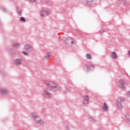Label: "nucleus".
<instances>
[{
	"label": "nucleus",
	"mask_w": 130,
	"mask_h": 130,
	"mask_svg": "<svg viewBox=\"0 0 130 130\" xmlns=\"http://www.w3.org/2000/svg\"><path fill=\"white\" fill-rule=\"evenodd\" d=\"M46 85L53 92H56V91H59L60 90V86L52 81L46 82Z\"/></svg>",
	"instance_id": "f257e3e1"
},
{
	"label": "nucleus",
	"mask_w": 130,
	"mask_h": 130,
	"mask_svg": "<svg viewBox=\"0 0 130 130\" xmlns=\"http://www.w3.org/2000/svg\"><path fill=\"white\" fill-rule=\"evenodd\" d=\"M32 116L34 118V120L36 121L37 124H40V125H43V124H44V121L40 119L38 114L36 113H32Z\"/></svg>",
	"instance_id": "f03ea898"
},
{
	"label": "nucleus",
	"mask_w": 130,
	"mask_h": 130,
	"mask_svg": "<svg viewBox=\"0 0 130 130\" xmlns=\"http://www.w3.org/2000/svg\"><path fill=\"white\" fill-rule=\"evenodd\" d=\"M122 102H124V98L119 97L117 100V107L120 109H122V105L121 104Z\"/></svg>",
	"instance_id": "7ed1b4c3"
},
{
	"label": "nucleus",
	"mask_w": 130,
	"mask_h": 130,
	"mask_svg": "<svg viewBox=\"0 0 130 130\" xmlns=\"http://www.w3.org/2000/svg\"><path fill=\"white\" fill-rule=\"evenodd\" d=\"M43 96L46 99H49L51 98V93L48 90L45 89L43 92Z\"/></svg>",
	"instance_id": "20e7f679"
},
{
	"label": "nucleus",
	"mask_w": 130,
	"mask_h": 130,
	"mask_svg": "<svg viewBox=\"0 0 130 130\" xmlns=\"http://www.w3.org/2000/svg\"><path fill=\"white\" fill-rule=\"evenodd\" d=\"M124 83H125V82H124V81H123L122 79H120L118 82L119 88L122 91H124L125 89V87H124Z\"/></svg>",
	"instance_id": "39448f33"
},
{
	"label": "nucleus",
	"mask_w": 130,
	"mask_h": 130,
	"mask_svg": "<svg viewBox=\"0 0 130 130\" xmlns=\"http://www.w3.org/2000/svg\"><path fill=\"white\" fill-rule=\"evenodd\" d=\"M66 44L68 45H73L75 44V41L74 40V39L71 38L67 39Z\"/></svg>",
	"instance_id": "423d86ee"
},
{
	"label": "nucleus",
	"mask_w": 130,
	"mask_h": 130,
	"mask_svg": "<svg viewBox=\"0 0 130 130\" xmlns=\"http://www.w3.org/2000/svg\"><path fill=\"white\" fill-rule=\"evenodd\" d=\"M89 101H90V97L88 95H84L83 99V105H88L89 104Z\"/></svg>",
	"instance_id": "0eeeda50"
},
{
	"label": "nucleus",
	"mask_w": 130,
	"mask_h": 130,
	"mask_svg": "<svg viewBox=\"0 0 130 130\" xmlns=\"http://www.w3.org/2000/svg\"><path fill=\"white\" fill-rule=\"evenodd\" d=\"M24 49L25 51H31L32 50V46L29 44L24 45Z\"/></svg>",
	"instance_id": "6e6552de"
},
{
	"label": "nucleus",
	"mask_w": 130,
	"mask_h": 130,
	"mask_svg": "<svg viewBox=\"0 0 130 130\" xmlns=\"http://www.w3.org/2000/svg\"><path fill=\"white\" fill-rule=\"evenodd\" d=\"M85 68L86 70H88V71H92L93 69L95 68V66H94V64H91L90 66L86 64Z\"/></svg>",
	"instance_id": "1a4fd4ad"
},
{
	"label": "nucleus",
	"mask_w": 130,
	"mask_h": 130,
	"mask_svg": "<svg viewBox=\"0 0 130 130\" xmlns=\"http://www.w3.org/2000/svg\"><path fill=\"white\" fill-rule=\"evenodd\" d=\"M48 14H49V11H48L43 10L41 12V16L42 17H45L46 16H47Z\"/></svg>",
	"instance_id": "9d476101"
},
{
	"label": "nucleus",
	"mask_w": 130,
	"mask_h": 130,
	"mask_svg": "<svg viewBox=\"0 0 130 130\" xmlns=\"http://www.w3.org/2000/svg\"><path fill=\"white\" fill-rule=\"evenodd\" d=\"M103 108L104 111H108V109H109L108 106H107V104H106V103H104Z\"/></svg>",
	"instance_id": "9b49d317"
},
{
	"label": "nucleus",
	"mask_w": 130,
	"mask_h": 130,
	"mask_svg": "<svg viewBox=\"0 0 130 130\" xmlns=\"http://www.w3.org/2000/svg\"><path fill=\"white\" fill-rule=\"evenodd\" d=\"M111 57L115 59V58H117V54L115 52H113L111 53Z\"/></svg>",
	"instance_id": "f8f14e48"
},
{
	"label": "nucleus",
	"mask_w": 130,
	"mask_h": 130,
	"mask_svg": "<svg viewBox=\"0 0 130 130\" xmlns=\"http://www.w3.org/2000/svg\"><path fill=\"white\" fill-rule=\"evenodd\" d=\"M50 56H51V53H50V52L48 53L45 56V59H46V60H48V59H49V57H50Z\"/></svg>",
	"instance_id": "ddd939ff"
},
{
	"label": "nucleus",
	"mask_w": 130,
	"mask_h": 130,
	"mask_svg": "<svg viewBox=\"0 0 130 130\" xmlns=\"http://www.w3.org/2000/svg\"><path fill=\"white\" fill-rule=\"evenodd\" d=\"M23 63V60L21 59H17V66H21Z\"/></svg>",
	"instance_id": "4468645a"
},
{
	"label": "nucleus",
	"mask_w": 130,
	"mask_h": 130,
	"mask_svg": "<svg viewBox=\"0 0 130 130\" xmlns=\"http://www.w3.org/2000/svg\"><path fill=\"white\" fill-rule=\"evenodd\" d=\"M125 116H126V122H127V123H129V122H130L129 119V115L128 114L126 113L125 114Z\"/></svg>",
	"instance_id": "2eb2a0df"
},
{
	"label": "nucleus",
	"mask_w": 130,
	"mask_h": 130,
	"mask_svg": "<svg viewBox=\"0 0 130 130\" xmlns=\"http://www.w3.org/2000/svg\"><path fill=\"white\" fill-rule=\"evenodd\" d=\"M94 0H86V2L87 3V5L88 6H92V3H93V1Z\"/></svg>",
	"instance_id": "dca6fc26"
},
{
	"label": "nucleus",
	"mask_w": 130,
	"mask_h": 130,
	"mask_svg": "<svg viewBox=\"0 0 130 130\" xmlns=\"http://www.w3.org/2000/svg\"><path fill=\"white\" fill-rule=\"evenodd\" d=\"M126 1V0H118V2L121 5H125Z\"/></svg>",
	"instance_id": "f3484780"
},
{
	"label": "nucleus",
	"mask_w": 130,
	"mask_h": 130,
	"mask_svg": "<svg viewBox=\"0 0 130 130\" xmlns=\"http://www.w3.org/2000/svg\"><path fill=\"white\" fill-rule=\"evenodd\" d=\"M1 92L3 94H6V93H8V90H7L6 89H1Z\"/></svg>",
	"instance_id": "a211bd4d"
},
{
	"label": "nucleus",
	"mask_w": 130,
	"mask_h": 130,
	"mask_svg": "<svg viewBox=\"0 0 130 130\" xmlns=\"http://www.w3.org/2000/svg\"><path fill=\"white\" fill-rule=\"evenodd\" d=\"M89 119H90V120H91V121H95V120H96V119L94 117H92L91 116H90L89 117Z\"/></svg>",
	"instance_id": "6ab92c4d"
},
{
	"label": "nucleus",
	"mask_w": 130,
	"mask_h": 130,
	"mask_svg": "<svg viewBox=\"0 0 130 130\" xmlns=\"http://www.w3.org/2000/svg\"><path fill=\"white\" fill-rule=\"evenodd\" d=\"M86 57L88 59H92V56H91V55L90 54H87Z\"/></svg>",
	"instance_id": "aec40b11"
},
{
	"label": "nucleus",
	"mask_w": 130,
	"mask_h": 130,
	"mask_svg": "<svg viewBox=\"0 0 130 130\" xmlns=\"http://www.w3.org/2000/svg\"><path fill=\"white\" fill-rule=\"evenodd\" d=\"M17 13L19 15H22V11L19 8L17 9Z\"/></svg>",
	"instance_id": "412c9836"
},
{
	"label": "nucleus",
	"mask_w": 130,
	"mask_h": 130,
	"mask_svg": "<svg viewBox=\"0 0 130 130\" xmlns=\"http://www.w3.org/2000/svg\"><path fill=\"white\" fill-rule=\"evenodd\" d=\"M20 21H22V22H26V19L24 17H21L20 18Z\"/></svg>",
	"instance_id": "4be33fe9"
},
{
	"label": "nucleus",
	"mask_w": 130,
	"mask_h": 130,
	"mask_svg": "<svg viewBox=\"0 0 130 130\" xmlns=\"http://www.w3.org/2000/svg\"><path fill=\"white\" fill-rule=\"evenodd\" d=\"M22 53H23V54L24 55H29V51H23Z\"/></svg>",
	"instance_id": "5701e85b"
},
{
	"label": "nucleus",
	"mask_w": 130,
	"mask_h": 130,
	"mask_svg": "<svg viewBox=\"0 0 130 130\" xmlns=\"http://www.w3.org/2000/svg\"><path fill=\"white\" fill-rule=\"evenodd\" d=\"M104 32H105V31L104 29H103L101 30H99L98 31V33H99V34H103V33H104Z\"/></svg>",
	"instance_id": "b1692460"
},
{
	"label": "nucleus",
	"mask_w": 130,
	"mask_h": 130,
	"mask_svg": "<svg viewBox=\"0 0 130 130\" xmlns=\"http://www.w3.org/2000/svg\"><path fill=\"white\" fill-rule=\"evenodd\" d=\"M64 91L66 93H69V92H70V88H69V87H66Z\"/></svg>",
	"instance_id": "393cba45"
},
{
	"label": "nucleus",
	"mask_w": 130,
	"mask_h": 130,
	"mask_svg": "<svg viewBox=\"0 0 130 130\" xmlns=\"http://www.w3.org/2000/svg\"><path fill=\"white\" fill-rule=\"evenodd\" d=\"M36 1H37V0H28V2H29V3H36Z\"/></svg>",
	"instance_id": "a878e982"
},
{
	"label": "nucleus",
	"mask_w": 130,
	"mask_h": 130,
	"mask_svg": "<svg viewBox=\"0 0 130 130\" xmlns=\"http://www.w3.org/2000/svg\"><path fill=\"white\" fill-rule=\"evenodd\" d=\"M64 128L65 130H71L70 129V127H69V126H66Z\"/></svg>",
	"instance_id": "bb28decb"
},
{
	"label": "nucleus",
	"mask_w": 130,
	"mask_h": 130,
	"mask_svg": "<svg viewBox=\"0 0 130 130\" xmlns=\"http://www.w3.org/2000/svg\"><path fill=\"white\" fill-rule=\"evenodd\" d=\"M127 95L128 97H130V90L127 92Z\"/></svg>",
	"instance_id": "cd10ccee"
},
{
	"label": "nucleus",
	"mask_w": 130,
	"mask_h": 130,
	"mask_svg": "<svg viewBox=\"0 0 130 130\" xmlns=\"http://www.w3.org/2000/svg\"><path fill=\"white\" fill-rule=\"evenodd\" d=\"M14 47H17V44L13 45Z\"/></svg>",
	"instance_id": "c85d7f7f"
},
{
	"label": "nucleus",
	"mask_w": 130,
	"mask_h": 130,
	"mask_svg": "<svg viewBox=\"0 0 130 130\" xmlns=\"http://www.w3.org/2000/svg\"><path fill=\"white\" fill-rule=\"evenodd\" d=\"M20 46V44L19 43L17 44V47H19Z\"/></svg>",
	"instance_id": "c756f323"
}]
</instances>
